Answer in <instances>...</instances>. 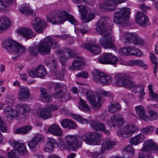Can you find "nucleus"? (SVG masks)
Returning a JSON list of instances; mask_svg holds the SVG:
<instances>
[{
  "mask_svg": "<svg viewBox=\"0 0 158 158\" xmlns=\"http://www.w3.org/2000/svg\"><path fill=\"white\" fill-rule=\"evenodd\" d=\"M155 127L152 126H149L142 128V131L146 134H150L154 130Z\"/></svg>",
  "mask_w": 158,
  "mask_h": 158,
  "instance_id": "nucleus-56",
  "label": "nucleus"
},
{
  "mask_svg": "<svg viewBox=\"0 0 158 158\" xmlns=\"http://www.w3.org/2000/svg\"><path fill=\"white\" fill-rule=\"evenodd\" d=\"M145 43L144 41L136 33H129V44H132L142 47Z\"/></svg>",
  "mask_w": 158,
  "mask_h": 158,
  "instance_id": "nucleus-17",
  "label": "nucleus"
},
{
  "mask_svg": "<svg viewBox=\"0 0 158 158\" xmlns=\"http://www.w3.org/2000/svg\"><path fill=\"white\" fill-rule=\"evenodd\" d=\"M4 118L0 116V130L3 132H6L7 131V128L6 123L4 121Z\"/></svg>",
  "mask_w": 158,
  "mask_h": 158,
  "instance_id": "nucleus-50",
  "label": "nucleus"
},
{
  "mask_svg": "<svg viewBox=\"0 0 158 158\" xmlns=\"http://www.w3.org/2000/svg\"><path fill=\"white\" fill-rule=\"evenodd\" d=\"M6 103L8 106H12L14 105V100L12 95L7 94L6 95Z\"/></svg>",
  "mask_w": 158,
  "mask_h": 158,
  "instance_id": "nucleus-51",
  "label": "nucleus"
},
{
  "mask_svg": "<svg viewBox=\"0 0 158 158\" xmlns=\"http://www.w3.org/2000/svg\"><path fill=\"white\" fill-rule=\"evenodd\" d=\"M43 41L48 46L50 50L51 48H57L60 46L58 42L49 36L46 37Z\"/></svg>",
  "mask_w": 158,
  "mask_h": 158,
  "instance_id": "nucleus-22",
  "label": "nucleus"
},
{
  "mask_svg": "<svg viewBox=\"0 0 158 158\" xmlns=\"http://www.w3.org/2000/svg\"><path fill=\"white\" fill-rule=\"evenodd\" d=\"M148 113L149 116L146 114L144 121H153L158 119V113L156 111L150 109L148 111Z\"/></svg>",
  "mask_w": 158,
  "mask_h": 158,
  "instance_id": "nucleus-28",
  "label": "nucleus"
},
{
  "mask_svg": "<svg viewBox=\"0 0 158 158\" xmlns=\"http://www.w3.org/2000/svg\"><path fill=\"white\" fill-rule=\"evenodd\" d=\"M135 109L140 118L144 120L146 114L143 106L141 105L137 106L135 107Z\"/></svg>",
  "mask_w": 158,
  "mask_h": 158,
  "instance_id": "nucleus-34",
  "label": "nucleus"
},
{
  "mask_svg": "<svg viewBox=\"0 0 158 158\" xmlns=\"http://www.w3.org/2000/svg\"><path fill=\"white\" fill-rule=\"evenodd\" d=\"M77 7L79 12L81 13L82 18L84 20L85 22H89L95 17L94 12L91 11L89 12L85 6L78 5Z\"/></svg>",
  "mask_w": 158,
  "mask_h": 158,
  "instance_id": "nucleus-10",
  "label": "nucleus"
},
{
  "mask_svg": "<svg viewBox=\"0 0 158 158\" xmlns=\"http://www.w3.org/2000/svg\"><path fill=\"white\" fill-rule=\"evenodd\" d=\"M84 66L83 59L80 57L79 59L75 60L73 63L70 68L72 69L76 70L77 69H82Z\"/></svg>",
  "mask_w": 158,
  "mask_h": 158,
  "instance_id": "nucleus-30",
  "label": "nucleus"
},
{
  "mask_svg": "<svg viewBox=\"0 0 158 158\" xmlns=\"http://www.w3.org/2000/svg\"><path fill=\"white\" fill-rule=\"evenodd\" d=\"M139 143L142 142L145 139V137L144 135L141 134H139L135 136Z\"/></svg>",
  "mask_w": 158,
  "mask_h": 158,
  "instance_id": "nucleus-64",
  "label": "nucleus"
},
{
  "mask_svg": "<svg viewBox=\"0 0 158 158\" xmlns=\"http://www.w3.org/2000/svg\"><path fill=\"white\" fill-rule=\"evenodd\" d=\"M33 138L38 143L40 142L44 141V140L43 135L39 134H36Z\"/></svg>",
  "mask_w": 158,
  "mask_h": 158,
  "instance_id": "nucleus-62",
  "label": "nucleus"
},
{
  "mask_svg": "<svg viewBox=\"0 0 158 158\" xmlns=\"http://www.w3.org/2000/svg\"><path fill=\"white\" fill-rule=\"evenodd\" d=\"M9 143L13 148L17 149L19 154H20L23 155H26L28 154L26 146L23 143L13 140H9Z\"/></svg>",
  "mask_w": 158,
  "mask_h": 158,
  "instance_id": "nucleus-16",
  "label": "nucleus"
},
{
  "mask_svg": "<svg viewBox=\"0 0 158 158\" xmlns=\"http://www.w3.org/2000/svg\"><path fill=\"white\" fill-rule=\"evenodd\" d=\"M109 21L108 17H101L97 23L96 31L103 36L100 40V44L106 48L115 49L113 42L114 37L110 34V31L107 29V24Z\"/></svg>",
  "mask_w": 158,
  "mask_h": 158,
  "instance_id": "nucleus-1",
  "label": "nucleus"
},
{
  "mask_svg": "<svg viewBox=\"0 0 158 158\" xmlns=\"http://www.w3.org/2000/svg\"><path fill=\"white\" fill-rule=\"evenodd\" d=\"M91 126L96 130L102 131L105 127L102 123L97 120H91L90 122Z\"/></svg>",
  "mask_w": 158,
  "mask_h": 158,
  "instance_id": "nucleus-32",
  "label": "nucleus"
},
{
  "mask_svg": "<svg viewBox=\"0 0 158 158\" xmlns=\"http://www.w3.org/2000/svg\"><path fill=\"white\" fill-rule=\"evenodd\" d=\"M115 82L118 86L128 88V75L124 73L117 74L115 77Z\"/></svg>",
  "mask_w": 158,
  "mask_h": 158,
  "instance_id": "nucleus-9",
  "label": "nucleus"
},
{
  "mask_svg": "<svg viewBox=\"0 0 158 158\" xmlns=\"http://www.w3.org/2000/svg\"><path fill=\"white\" fill-rule=\"evenodd\" d=\"M86 95L94 109L98 110L101 108L100 103L99 101L97 100V98L94 92L91 90H88L86 93Z\"/></svg>",
  "mask_w": 158,
  "mask_h": 158,
  "instance_id": "nucleus-14",
  "label": "nucleus"
},
{
  "mask_svg": "<svg viewBox=\"0 0 158 158\" xmlns=\"http://www.w3.org/2000/svg\"><path fill=\"white\" fill-rule=\"evenodd\" d=\"M65 145H61L60 148L61 151L67 149L70 151L76 150L80 147L78 143V139L75 136L72 135H67L65 137Z\"/></svg>",
  "mask_w": 158,
  "mask_h": 158,
  "instance_id": "nucleus-5",
  "label": "nucleus"
},
{
  "mask_svg": "<svg viewBox=\"0 0 158 158\" xmlns=\"http://www.w3.org/2000/svg\"><path fill=\"white\" fill-rule=\"evenodd\" d=\"M48 131L53 135L61 136L63 135L62 131L59 126L56 124L50 125L48 128Z\"/></svg>",
  "mask_w": 158,
  "mask_h": 158,
  "instance_id": "nucleus-20",
  "label": "nucleus"
},
{
  "mask_svg": "<svg viewBox=\"0 0 158 158\" xmlns=\"http://www.w3.org/2000/svg\"><path fill=\"white\" fill-rule=\"evenodd\" d=\"M40 114L38 115V116L40 118L47 119L51 116L52 114L47 107L40 109Z\"/></svg>",
  "mask_w": 158,
  "mask_h": 158,
  "instance_id": "nucleus-36",
  "label": "nucleus"
},
{
  "mask_svg": "<svg viewBox=\"0 0 158 158\" xmlns=\"http://www.w3.org/2000/svg\"><path fill=\"white\" fill-rule=\"evenodd\" d=\"M46 23L40 18H37L32 22V25L35 31L39 33L43 32L45 27Z\"/></svg>",
  "mask_w": 158,
  "mask_h": 158,
  "instance_id": "nucleus-18",
  "label": "nucleus"
},
{
  "mask_svg": "<svg viewBox=\"0 0 158 158\" xmlns=\"http://www.w3.org/2000/svg\"><path fill=\"white\" fill-rule=\"evenodd\" d=\"M7 156L9 158H19V153L17 150H13L8 153Z\"/></svg>",
  "mask_w": 158,
  "mask_h": 158,
  "instance_id": "nucleus-53",
  "label": "nucleus"
},
{
  "mask_svg": "<svg viewBox=\"0 0 158 158\" xmlns=\"http://www.w3.org/2000/svg\"><path fill=\"white\" fill-rule=\"evenodd\" d=\"M141 151L142 152H150L157 153L158 152V145L152 139L147 140L143 143Z\"/></svg>",
  "mask_w": 158,
  "mask_h": 158,
  "instance_id": "nucleus-11",
  "label": "nucleus"
},
{
  "mask_svg": "<svg viewBox=\"0 0 158 158\" xmlns=\"http://www.w3.org/2000/svg\"><path fill=\"white\" fill-rule=\"evenodd\" d=\"M40 91L41 94L39 98L40 100L45 102H50L52 101V97L49 94L46 89L41 88Z\"/></svg>",
  "mask_w": 158,
  "mask_h": 158,
  "instance_id": "nucleus-27",
  "label": "nucleus"
},
{
  "mask_svg": "<svg viewBox=\"0 0 158 158\" xmlns=\"http://www.w3.org/2000/svg\"><path fill=\"white\" fill-rule=\"evenodd\" d=\"M38 143L33 138L29 143L28 145L31 150L33 151H36V148Z\"/></svg>",
  "mask_w": 158,
  "mask_h": 158,
  "instance_id": "nucleus-52",
  "label": "nucleus"
},
{
  "mask_svg": "<svg viewBox=\"0 0 158 158\" xmlns=\"http://www.w3.org/2000/svg\"><path fill=\"white\" fill-rule=\"evenodd\" d=\"M72 1L76 4L84 2L88 4H93L95 2L94 0H72Z\"/></svg>",
  "mask_w": 158,
  "mask_h": 158,
  "instance_id": "nucleus-58",
  "label": "nucleus"
},
{
  "mask_svg": "<svg viewBox=\"0 0 158 158\" xmlns=\"http://www.w3.org/2000/svg\"><path fill=\"white\" fill-rule=\"evenodd\" d=\"M4 112L6 117L7 118H10L11 119L16 118L19 116L18 112L12 108L4 109Z\"/></svg>",
  "mask_w": 158,
  "mask_h": 158,
  "instance_id": "nucleus-23",
  "label": "nucleus"
},
{
  "mask_svg": "<svg viewBox=\"0 0 158 158\" xmlns=\"http://www.w3.org/2000/svg\"><path fill=\"white\" fill-rule=\"evenodd\" d=\"M79 101V105L78 106L79 108L85 112H89L90 111V108L85 102L82 98H80Z\"/></svg>",
  "mask_w": 158,
  "mask_h": 158,
  "instance_id": "nucleus-39",
  "label": "nucleus"
},
{
  "mask_svg": "<svg viewBox=\"0 0 158 158\" xmlns=\"http://www.w3.org/2000/svg\"><path fill=\"white\" fill-rule=\"evenodd\" d=\"M149 57L152 62L154 64V72L156 73L158 70V63L157 61L156 57L154 53H151Z\"/></svg>",
  "mask_w": 158,
  "mask_h": 158,
  "instance_id": "nucleus-45",
  "label": "nucleus"
},
{
  "mask_svg": "<svg viewBox=\"0 0 158 158\" xmlns=\"http://www.w3.org/2000/svg\"><path fill=\"white\" fill-rule=\"evenodd\" d=\"M115 145V142L111 138H107L102 144L101 148V151L110 149L114 148Z\"/></svg>",
  "mask_w": 158,
  "mask_h": 158,
  "instance_id": "nucleus-25",
  "label": "nucleus"
},
{
  "mask_svg": "<svg viewBox=\"0 0 158 158\" xmlns=\"http://www.w3.org/2000/svg\"><path fill=\"white\" fill-rule=\"evenodd\" d=\"M30 96L29 89L24 87L20 88L18 95V98L21 101L24 100Z\"/></svg>",
  "mask_w": 158,
  "mask_h": 158,
  "instance_id": "nucleus-29",
  "label": "nucleus"
},
{
  "mask_svg": "<svg viewBox=\"0 0 158 158\" xmlns=\"http://www.w3.org/2000/svg\"><path fill=\"white\" fill-rule=\"evenodd\" d=\"M20 12L23 14L25 15H30L33 16H35V13L30 9L29 6H25L19 9Z\"/></svg>",
  "mask_w": 158,
  "mask_h": 158,
  "instance_id": "nucleus-41",
  "label": "nucleus"
},
{
  "mask_svg": "<svg viewBox=\"0 0 158 158\" xmlns=\"http://www.w3.org/2000/svg\"><path fill=\"white\" fill-rule=\"evenodd\" d=\"M121 109V106L115 102H112L108 106V110L111 113L118 111Z\"/></svg>",
  "mask_w": 158,
  "mask_h": 158,
  "instance_id": "nucleus-37",
  "label": "nucleus"
},
{
  "mask_svg": "<svg viewBox=\"0 0 158 158\" xmlns=\"http://www.w3.org/2000/svg\"><path fill=\"white\" fill-rule=\"evenodd\" d=\"M71 116L73 118L78 121L80 122L82 124H88V120L83 119L79 115L72 114Z\"/></svg>",
  "mask_w": 158,
  "mask_h": 158,
  "instance_id": "nucleus-47",
  "label": "nucleus"
},
{
  "mask_svg": "<svg viewBox=\"0 0 158 158\" xmlns=\"http://www.w3.org/2000/svg\"><path fill=\"white\" fill-rule=\"evenodd\" d=\"M85 48L87 50H89L91 53L95 55L98 54L101 51L100 47L97 45L91 44H85Z\"/></svg>",
  "mask_w": 158,
  "mask_h": 158,
  "instance_id": "nucleus-26",
  "label": "nucleus"
},
{
  "mask_svg": "<svg viewBox=\"0 0 158 158\" xmlns=\"http://www.w3.org/2000/svg\"><path fill=\"white\" fill-rule=\"evenodd\" d=\"M100 95L97 96V100L99 101V102L105 101L104 96L109 97L111 96L110 92L105 90H102L100 92Z\"/></svg>",
  "mask_w": 158,
  "mask_h": 158,
  "instance_id": "nucleus-43",
  "label": "nucleus"
},
{
  "mask_svg": "<svg viewBox=\"0 0 158 158\" xmlns=\"http://www.w3.org/2000/svg\"><path fill=\"white\" fill-rule=\"evenodd\" d=\"M125 122L120 115L116 114L111 117L108 122L109 125L115 127V124L122 125Z\"/></svg>",
  "mask_w": 158,
  "mask_h": 158,
  "instance_id": "nucleus-19",
  "label": "nucleus"
},
{
  "mask_svg": "<svg viewBox=\"0 0 158 158\" xmlns=\"http://www.w3.org/2000/svg\"><path fill=\"white\" fill-rule=\"evenodd\" d=\"M87 152L89 156L94 158H101L102 157L101 154L99 152H93L88 151Z\"/></svg>",
  "mask_w": 158,
  "mask_h": 158,
  "instance_id": "nucleus-54",
  "label": "nucleus"
},
{
  "mask_svg": "<svg viewBox=\"0 0 158 158\" xmlns=\"http://www.w3.org/2000/svg\"><path fill=\"white\" fill-rule=\"evenodd\" d=\"M119 52L121 55L127 56L128 55V49L125 47L121 48L119 49Z\"/></svg>",
  "mask_w": 158,
  "mask_h": 158,
  "instance_id": "nucleus-60",
  "label": "nucleus"
},
{
  "mask_svg": "<svg viewBox=\"0 0 158 158\" xmlns=\"http://www.w3.org/2000/svg\"><path fill=\"white\" fill-rule=\"evenodd\" d=\"M118 2L115 0H105L100 2L99 6L102 10L109 11L114 10Z\"/></svg>",
  "mask_w": 158,
  "mask_h": 158,
  "instance_id": "nucleus-8",
  "label": "nucleus"
},
{
  "mask_svg": "<svg viewBox=\"0 0 158 158\" xmlns=\"http://www.w3.org/2000/svg\"><path fill=\"white\" fill-rule=\"evenodd\" d=\"M32 128V127L30 126L24 127L17 129L15 131L14 133L15 134H25L28 131L31 130Z\"/></svg>",
  "mask_w": 158,
  "mask_h": 158,
  "instance_id": "nucleus-46",
  "label": "nucleus"
},
{
  "mask_svg": "<svg viewBox=\"0 0 158 158\" xmlns=\"http://www.w3.org/2000/svg\"><path fill=\"white\" fill-rule=\"evenodd\" d=\"M94 75V81L103 85H108L111 83L113 78L111 76L105 74L97 70H94L92 72Z\"/></svg>",
  "mask_w": 158,
  "mask_h": 158,
  "instance_id": "nucleus-6",
  "label": "nucleus"
},
{
  "mask_svg": "<svg viewBox=\"0 0 158 158\" xmlns=\"http://www.w3.org/2000/svg\"><path fill=\"white\" fill-rule=\"evenodd\" d=\"M81 138L87 144L97 145L100 142V135L97 132H89L81 135Z\"/></svg>",
  "mask_w": 158,
  "mask_h": 158,
  "instance_id": "nucleus-7",
  "label": "nucleus"
},
{
  "mask_svg": "<svg viewBox=\"0 0 158 158\" xmlns=\"http://www.w3.org/2000/svg\"><path fill=\"white\" fill-rule=\"evenodd\" d=\"M135 20L138 24L143 27H147L150 23L148 16L141 12H137Z\"/></svg>",
  "mask_w": 158,
  "mask_h": 158,
  "instance_id": "nucleus-15",
  "label": "nucleus"
},
{
  "mask_svg": "<svg viewBox=\"0 0 158 158\" xmlns=\"http://www.w3.org/2000/svg\"><path fill=\"white\" fill-rule=\"evenodd\" d=\"M2 45L6 50L15 55L12 57L13 60L17 59L19 55L25 53L26 50L23 45L10 39L4 40L2 42Z\"/></svg>",
  "mask_w": 158,
  "mask_h": 158,
  "instance_id": "nucleus-2",
  "label": "nucleus"
},
{
  "mask_svg": "<svg viewBox=\"0 0 158 158\" xmlns=\"http://www.w3.org/2000/svg\"><path fill=\"white\" fill-rule=\"evenodd\" d=\"M139 87L140 86L132 81L131 78L129 77V89L133 93H136L138 91Z\"/></svg>",
  "mask_w": 158,
  "mask_h": 158,
  "instance_id": "nucleus-42",
  "label": "nucleus"
},
{
  "mask_svg": "<svg viewBox=\"0 0 158 158\" xmlns=\"http://www.w3.org/2000/svg\"><path fill=\"white\" fill-rule=\"evenodd\" d=\"M69 120V119H64L62 120L60 122L61 124L62 127L65 128H68Z\"/></svg>",
  "mask_w": 158,
  "mask_h": 158,
  "instance_id": "nucleus-63",
  "label": "nucleus"
},
{
  "mask_svg": "<svg viewBox=\"0 0 158 158\" xmlns=\"http://www.w3.org/2000/svg\"><path fill=\"white\" fill-rule=\"evenodd\" d=\"M10 24V22L6 17L2 16L0 17V33L8 29Z\"/></svg>",
  "mask_w": 158,
  "mask_h": 158,
  "instance_id": "nucleus-21",
  "label": "nucleus"
},
{
  "mask_svg": "<svg viewBox=\"0 0 158 158\" xmlns=\"http://www.w3.org/2000/svg\"><path fill=\"white\" fill-rule=\"evenodd\" d=\"M56 144V140L52 139L47 142L44 147V150L47 152H51L54 149V146Z\"/></svg>",
  "mask_w": 158,
  "mask_h": 158,
  "instance_id": "nucleus-31",
  "label": "nucleus"
},
{
  "mask_svg": "<svg viewBox=\"0 0 158 158\" xmlns=\"http://www.w3.org/2000/svg\"><path fill=\"white\" fill-rule=\"evenodd\" d=\"M28 51L33 56H37L39 52L38 47L36 46H29Z\"/></svg>",
  "mask_w": 158,
  "mask_h": 158,
  "instance_id": "nucleus-48",
  "label": "nucleus"
},
{
  "mask_svg": "<svg viewBox=\"0 0 158 158\" xmlns=\"http://www.w3.org/2000/svg\"><path fill=\"white\" fill-rule=\"evenodd\" d=\"M108 57H109L108 60V64H114L116 63L117 61V58L115 56H112L111 54L108 53Z\"/></svg>",
  "mask_w": 158,
  "mask_h": 158,
  "instance_id": "nucleus-57",
  "label": "nucleus"
},
{
  "mask_svg": "<svg viewBox=\"0 0 158 158\" xmlns=\"http://www.w3.org/2000/svg\"><path fill=\"white\" fill-rule=\"evenodd\" d=\"M114 22L116 24L125 27L128 26V8L123 7L114 13Z\"/></svg>",
  "mask_w": 158,
  "mask_h": 158,
  "instance_id": "nucleus-4",
  "label": "nucleus"
},
{
  "mask_svg": "<svg viewBox=\"0 0 158 158\" xmlns=\"http://www.w3.org/2000/svg\"><path fill=\"white\" fill-rule=\"evenodd\" d=\"M109 58L108 57V53H105L100 56L99 59V61L101 63L108 64V60Z\"/></svg>",
  "mask_w": 158,
  "mask_h": 158,
  "instance_id": "nucleus-49",
  "label": "nucleus"
},
{
  "mask_svg": "<svg viewBox=\"0 0 158 158\" xmlns=\"http://www.w3.org/2000/svg\"><path fill=\"white\" fill-rule=\"evenodd\" d=\"M37 47L39 52L43 54H47L50 52V49L43 41L39 43Z\"/></svg>",
  "mask_w": 158,
  "mask_h": 158,
  "instance_id": "nucleus-33",
  "label": "nucleus"
},
{
  "mask_svg": "<svg viewBox=\"0 0 158 158\" xmlns=\"http://www.w3.org/2000/svg\"><path fill=\"white\" fill-rule=\"evenodd\" d=\"M49 60L52 62V65L49 67L51 70L50 71L52 73H55L57 72V59L54 57V56L52 55L49 57Z\"/></svg>",
  "mask_w": 158,
  "mask_h": 158,
  "instance_id": "nucleus-35",
  "label": "nucleus"
},
{
  "mask_svg": "<svg viewBox=\"0 0 158 158\" xmlns=\"http://www.w3.org/2000/svg\"><path fill=\"white\" fill-rule=\"evenodd\" d=\"M129 55L142 56L143 55L142 52L134 47H129Z\"/></svg>",
  "mask_w": 158,
  "mask_h": 158,
  "instance_id": "nucleus-40",
  "label": "nucleus"
},
{
  "mask_svg": "<svg viewBox=\"0 0 158 158\" xmlns=\"http://www.w3.org/2000/svg\"><path fill=\"white\" fill-rule=\"evenodd\" d=\"M18 110L22 114L28 113L30 110L29 106L26 104H19L16 106Z\"/></svg>",
  "mask_w": 158,
  "mask_h": 158,
  "instance_id": "nucleus-38",
  "label": "nucleus"
},
{
  "mask_svg": "<svg viewBox=\"0 0 158 158\" xmlns=\"http://www.w3.org/2000/svg\"><path fill=\"white\" fill-rule=\"evenodd\" d=\"M136 66H139L143 68L144 69H146L147 66L145 64L142 60L136 59Z\"/></svg>",
  "mask_w": 158,
  "mask_h": 158,
  "instance_id": "nucleus-61",
  "label": "nucleus"
},
{
  "mask_svg": "<svg viewBox=\"0 0 158 158\" xmlns=\"http://www.w3.org/2000/svg\"><path fill=\"white\" fill-rule=\"evenodd\" d=\"M29 75L32 78L44 77L47 74L44 67L42 65H39L36 67L34 69H31L29 72Z\"/></svg>",
  "mask_w": 158,
  "mask_h": 158,
  "instance_id": "nucleus-12",
  "label": "nucleus"
},
{
  "mask_svg": "<svg viewBox=\"0 0 158 158\" xmlns=\"http://www.w3.org/2000/svg\"><path fill=\"white\" fill-rule=\"evenodd\" d=\"M49 87L50 89L54 88L55 90L59 89V90L56 91L53 95L55 98H59L63 97V91L67 89V86L65 85L59 83L51 82Z\"/></svg>",
  "mask_w": 158,
  "mask_h": 158,
  "instance_id": "nucleus-13",
  "label": "nucleus"
},
{
  "mask_svg": "<svg viewBox=\"0 0 158 158\" xmlns=\"http://www.w3.org/2000/svg\"><path fill=\"white\" fill-rule=\"evenodd\" d=\"M54 12H52L53 15L51 17L49 15L47 17V20L53 24L62 23L67 20L72 24L76 25L77 24L76 19L72 15H69L65 10H60L58 11V16L54 15Z\"/></svg>",
  "mask_w": 158,
  "mask_h": 158,
  "instance_id": "nucleus-3",
  "label": "nucleus"
},
{
  "mask_svg": "<svg viewBox=\"0 0 158 158\" xmlns=\"http://www.w3.org/2000/svg\"><path fill=\"white\" fill-rule=\"evenodd\" d=\"M117 134L119 136H123L127 137L128 134V124L127 123L126 126L123 127L121 130L118 131Z\"/></svg>",
  "mask_w": 158,
  "mask_h": 158,
  "instance_id": "nucleus-44",
  "label": "nucleus"
},
{
  "mask_svg": "<svg viewBox=\"0 0 158 158\" xmlns=\"http://www.w3.org/2000/svg\"><path fill=\"white\" fill-rule=\"evenodd\" d=\"M18 32L20 34L27 39L31 38L34 36L31 29L30 28L22 27L18 30Z\"/></svg>",
  "mask_w": 158,
  "mask_h": 158,
  "instance_id": "nucleus-24",
  "label": "nucleus"
},
{
  "mask_svg": "<svg viewBox=\"0 0 158 158\" xmlns=\"http://www.w3.org/2000/svg\"><path fill=\"white\" fill-rule=\"evenodd\" d=\"M14 0H0V2L5 7H7L12 4Z\"/></svg>",
  "mask_w": 158,
  "mask_h": 158,
  "instance_id": "nucleus-55",
  "label": "nucleus"
},
{
  "mask_svg": "<svg viewBox=\"0 0 158 158\" xmlns=\"http://www.w3.org/2000/svg\"><path fill=\"white\" fill-rule=\"evenodd\" d=\"M137 127L133 124L129 126V136L131 135L135 132L138 130Z\"/></svg>",
  "mask_w": 158,
  "mask_h": 158,
  "instance_id": "nucleus-59",
  "label": "nucleus"
}]
</instances>
